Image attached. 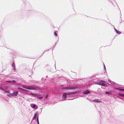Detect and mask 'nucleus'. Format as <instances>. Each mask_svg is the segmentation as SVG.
<instances>
[{
    "mask_svg": "<svg viewBox=\"0 0 124 124\" xmlns=\"http://www.w3.org/2000/svg\"><path fill=\"white\" fill-rule=\"evenodd\" d=\"M23 87L24 88L30 90H38L39 89V88H36L33 87L23 86Z\"/></svg>",
    "mask_w": 124,
    "mask_h": 124,
    "instance_id": "f257e3e1",
    "label": "nucleus"
},
{
    "mask_svg": "<svg viewBox=\"0 0 124 124\" xmlns=\"http://www.w3.org/2000/svg\"><path fill=\"white\" fill-rule=\"evenodd\" d=\"M75 88L74 87L70 86H68L67 87H65L63 88V89H75Z\"/></svg>",
    "mask_w": 124,
    "mask_h": 124,
    "instance_id": "f03ea898",
    "label": "nucleus"
},
{
    "mask_svg": "<svg viewBox=\"0 0 124 124\" xmlns=\"http://www.w3.org/2000/svg\"><path fill=\"white\" fill-rule=\"evenodd\" d=\"M98 84L100 85H102L106 87L108 86V85L107 84H105L102 82H98Z\"/></svg>",
    "mask_w": 124,
    "mask_h": 124,
    "instance_id": "7ed1b4c3",
    "label": "nucleus"
},
{
    "mask_svg": "<svg viewBox=\"0 0 124 124\" xmlns=\"http://www.w3.org/2000/svg\"><path fill=\"white\" fill-rule=\"evenodd\" d=\"M72 94L71 93H68L67 94L66 93H63V94L62 95V97H63L65 99L67 97V94L68 95H71Z\"/></svg>",
    "mask_w": 124,
    "mask_h": 124,
    "instance_id": "20e7f679",
    "label": "nucleus"
},
{
    "mask_svg": "<svg viewBox=\"0 0 124 124\" xmlns=\"http://www.w3.org/2000/svg\"><path fill=\"white\" fill-rule=\"evenodd\" d=\"M13 96H16L17 94V92L16 91H14V92L12 93Z\"/></svg>",
    "mask_w": 124,
    "mask_h": 124,
    "instance_id": "39448f33",
    "label": "nucleus"
},
{
    "mask_svg": "<svg viewBox=\"0 0 124 124\" xmlns=\"http://www.w3.org/2000/svg\"><path fill=\"white\" fill-rule=\"evenodd\" d=\"M94 101L95 102H101V101L99 100L98 99H95L94 100Z\"/></svg>",
    "mask_w": 124,
    "mask_h": 124,
    "instance_id": "423d86ee",
    "label": "nucleus"
},
{
    "mask_svg": "<svg viewBox=\"0 0 124 124\" xmlns=\"http://www.w3.org/2000/svg\"><path fill=\"white\" fill-rule=\"evenodd\" d=\"M18 89L20 90H22V91H26V90L25 89H23V88H18Z\"/></svg>",
    "mask_w": 124,
    "mask_h": 124,
    "instance_id": "0eeeda50",
    "label": "nucleus"
},
{
    "mask_svg": "<svg viewBox=\"0 0 124 124\" xmlns=\"http://www.w3.org/2000/svg\"><path fill=\"white\" fill-rule=\"evenodd\" d=\"M89 92V91L88 90L85 91L84 92V94H87Z\"/></svg>",
    "mask_w": 124,
    "mask_h": 124,
    "instance_id": "6e6552de",
    "label": "nucleus"
},
{
    "mask_svg": "<svg viewBox=\"0 0 124 124\" xmlns=\"http://www.w3.org/2000/svg\"><path fill=\"white\" fill-rule=\"evenodd\" d=\"M37 115V114H35L34 116V117L33 118V119H36V117Z\"/></svg>",
    "mask_w": 124,
    "mask_h": 124,
    "instance_id": "1a4fd4ad",
    "label": "nucleus"
},
{
    "mask_svg": "<svg viewBox=\"0 0 124 124\" xmlns=\"http://www.w3.org/2000/svg\"><path fill=\"white\" fill-rule=\"evenodd\" d=\"M7 95L9 97H11L14 96H13V95L12 93L11 94L8 95Z\"/></svg>",
    "mask_w": 124,
    "mask_h": 124,
    "instance_id": "9d476101",
    "label": "nucleus"
},
{
    "mask_svg": "<svg viewBox=\"0 0 124 124\" xmlns=\"http://www.w3.org/2000/svg\"><path fill=\"white\" fill-rule=\"evenodd\" d=\"M8 82H10V83H12V82H13L14 83H16V82L14 80L12 81H7Z\"/></svg>",
    "mask_w": 124,
    "mask_h": 124,
    "instance_id": "9b49d317",
    "label": "nucleus"
},
{
    "mask_svg": "<svg viewBox=\"0 0 124 124\" xmlns=\"http://www.w3.org/2000/svg\"><path fill=\"white\" fill-rule=\"evenodd\" d=\"M116 32H117V33L119 34H120L121 33V32L120 31H118L116 30Z\"/></svg>",
    "mask_w": 124,
    "mask_h": 124,
    "instance_id": "f8f14e48",
    "label": "nucleus"
},
{
    "mask_svg": "<svg viewBox=\"0 0 124 124\" xmlns=\"http://www.w3.org/2000/svg\"><path fill=\"white\" fill-rule=\"evenodd\" d=\"M37 98L39 100H41L43 99V98L42 97H37Z\"/></svg>",
    "mask_w": 124,
    "mask_h": 124,
    "instance_id": "ddd939ff",
    "label": "nucleus"
},
{
    "mask_svg": "<svg viewBox=\"0 0 124 124\" xmlns=\"http://www.w3.org/2000/svg\"><path fill=\"white\" fill-rule=\"evenodd\" d=\"M9 92H10V91H4V92L5 93H9Z\"/></svg>",
    "mask_w": 124,
    "mask_h": 124,
    "instance_id": "4468645a",
    "label": "nucleus"
},
{
    "mask_svg": "<svg viewBox=\"0 0 124 124\" xmlns=\"http://www.w3.org/2000/svg\"><path fill=\"white\" fill-rule=\"evenodd\" d=\"M34 95L36 96H37V97H38L39 96V95L38 94H34Z\"/></svg>",
    "mask_w": 124,
    "mask_h": 124,
    "instance_id": "2eb2a0df",
    "label": "nucleus"
},
{
    "mask_svg": "<svg viewBox=\"0 0 124 124\" xmlns=\"http://www.w3.org/2000/svg\"><path fill=\"white\" fill-rule=\"evenodd\" d=\"M37 123H38V124H39V119H38V117L37 118Z\"/></svg>",
    "mask_w": 124,
    "mask_h": 124,
    "instance_id": "dca6fc26",
    "label": "nucleus"
},
{
    "mask_svg": "<svg viewBox=\"0 0 124 124\" xmlns=\"http://www.w3.org/2000/svg\"><path fill=\"white\" fill-rule=\"evenodd\" d=\"M54 35L55 36H57V33L56 32H54Z\"/></svg>",
    "mask_w": 124,
    "mask_h": 124,
    "instance_id": "f3484780",
    "label": "nucleus"
},
{
    "mask_svg": "<svg viewBox=\"0 0 124 124\" xmlns=\"http://www.w3.org/2000/svg\"><path fill=\"white\" fill-rule=\"evenodd\" d=\"M35 106H36L35 105V104H34L32 106V107L33 108H34L35 107Z\"/></svg>",
    "mask_w": 124,
    "mask_h": 124,
    "instance_id": "a211bd4d",
    "label": "nucleus"
},
{
    "mask_svg": "<svg viewBox=\"0 0 124 124\" xmlns=\"http://www.w3.org/2000/svg\"><path fill=\"white\" fill-rule=\"evenodd\" d=\"M106 94H110V92H106Z\"/></svg>",
    "mask_w": 124,
    "mask_h": 124,
    "instance_id": "6ab92c4d",
    "label": "nucleus"
},
{
    "mask_svg": "<svg viewBox=\"0 0 124 124\" xmlns=\"http://www.w3.org/2000/svg\"><path fill=\"white\" fill-rule=\"evenodd\" d=\"M102 82H105V81H104V80H102L101 81Z\"/></svg>",
    "mask_w": 124,
    "mask_h": 124,
    "instance_id": "aec40b11",
    "label": "nucleus"
},
{
    "mask_svg": "<svg viewBox=\"0 0 124 124\" xmlns=\"http://www.w3.org/2000/svg\"><path fill=\"white\" fill-rule=\"evenodd\" d=\"M121 89V90H122V91H124V89Z\"/></svg>",
    "mask_w": 124,
    "mask_h": 124,
    "instance_id": "412c9836",
    "label": "nucleus"
},
{
    "mask_svg": "<svg viewBox=\"0 0 124 124\" xmlns=\"http://www.w3.org/2000/svg\"><path fill=\"white\" fill-rule=\"evenodd\" d=\"M122 95L123 96H124V94H123Z\"/></svg>",
    "mask_w": 124,
    "mask_h": 124,
    "instance_id": "4be33fe9",
    "label": "nucleus"
}]
</instances>
